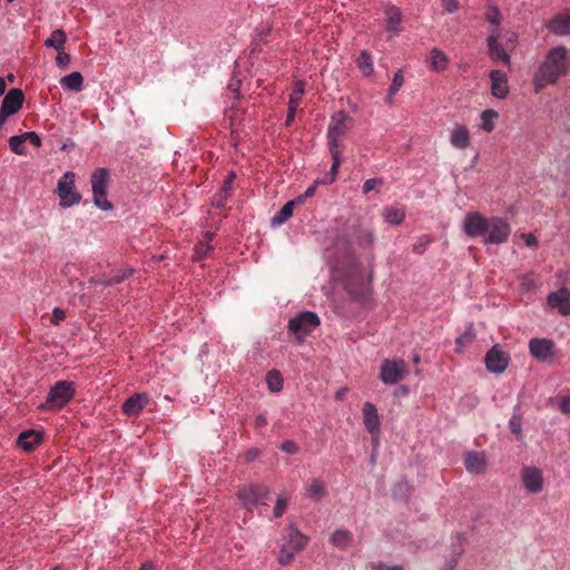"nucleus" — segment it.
<instances>
[{
    "label": "nucleus",
    "instance_id": "1",
    "mask_svg": "<svg viewBox=\"0 0 570 570\" xmlns=\"http://www.w3.org/2000/svg\"><path fill=\"white\" fill-rule=\"evenodd\" d=\"M570 60L566 47L558 46L548 51L533 77L535 92H540L548 85L556 83L568 72Z\"/></svg>",
    "mask_w": 570,
    "mask_h": 570
},
{
    "label": "nucleus",
    "instance_id": "2",
    "mask_svg": "<svg viewBox=\"0 0 570 570\" xmlns=\"http://www.w3.org/2000/svg\"><path fill=\"white\" fill-rule=\"evenodd\" d=\"M109 173L106 168H97L91 175L92 200L96 207L101 210H110L112 204L107 199Z\"/></svg>",
    "mask_w": 570,
    "mask_h": 570
},
{
    "label": "nucleus",
    "instance_id": "3",
    "mask_svg": "<svg viewBox=\"0 0 570 570\" xmlns=\"http://www.w3.org/2000/svg\"><path fill=\"white\" fill-rule=\"evenodd\" d=\"M321 323L318 315L311 311H305L291 318L288 322V332L295 336L298 342H303Z\"/></svg>",
    "mask_w": 570,
    "mask_h": 570
},
{
    "label": "nucleus",
    "instance_id": "4",
    "mask_svg": "<svg viewBox=\"0 0 570 570\" xmlns=\"http://www.w3.org/2000/svg\"><path fill=\"white\" fill-rule=\"evenodd\" d=\"M286 541L281 548L278 562L282 566H287L293 560L294 556L298 553L307 543V537L301 533L294 525L288 527Z\"/></svg>",
    "mask_w": 570,
    "mask_h": 570
},
{
    "label": "nucleus",
    "instance_id": "5",
    "mask_svg": "<svg viewBox=\"0 0 570 570\" xmlns=\"http://www.w3.org/2000/svg\"><path fill=\"white\" fill-rule=\"evenodd\" d=\"M57 194L59 196V205L62 208H69L80 203L81 195L77 191L75 186V174L66 171L58 180Z\"/></svg>",
    "mask_w": 570,
    "mask_h": 570
},
{
    "label": "nucleus",
    "instance_id": "6",
    "mask_svg": "<svg viewBox=\"0 0 570 570\" xmlns=\"http://www.w3.org/2000/svg\"><path fill=\"white\" fill-rule=\"evenodd\" d=\"M353 119L344 111L335 112L327 128L328 148H337L341 146V137L351 128Z\"/></svg>",
    "mask_w": 570,
    "mask_h": 570
},
{
    "label": "nucleus",
    "instance_id": "7",
    "mask_svg": "<svg viewBox=\"0 0 570 570\" xmlns=\"http://www.w3.org/2000/svg\"><path fill=\"white\" fill-rule=\"evenodd\" d=\"M407 374L403 360H384L380 367V379L386 385L399 383Z\"/></svg>",
    "mask_w": 570,
    "mask_h": 570
},
{
    "label": "nucleus",
    "instance_id": "8",
    "mask_svg": "<svg viewBox=\"0 0 570 570\" xmlns=\"http://www.w3.org/2000/svg\"><path fill=\"white\" fill-rule=\"evenodd\" d=\"M75 392L73 382L58 381L51 386L47 395V403L52 407H62L73 397Z\"/></svg>",
    "mask_w": 570,
    "mask_h": 570
},
{
    "label": "nucleus",
    "instance_id": "9",
    "mask_svg": "<svg viewBox=\"0 0 570 570\" xmlns=\"http://www.w3.org/2000/svg\"><path fill=\"white\" fill-rule=\"evenodd\" d=\"M554 342L550 338L533 337L529 341L530 355L541 363H552L554 357Z\"/></svg>",
    "mask_w": 570,
    "mask_h": 570
},
{
    "label": "nucleus",
    "instance_id": "10",
    "mask_svg": "<svg viewBox=\"0 0 570 570\" xmlns=\"http://www.w3.org/2000/svg\"><path fill=\"white\" fill-rule=\"evenodd\" d=\"M268 494V488L262 485H246L238 490L237 498L247 509L264 504Z\"/></svg>",
    "mask_w": 570,
    "mask_h": 570
},
{
    "label": "nucleus",
    "instance_id": "11",
    "mask_svg": "<svg viewBox=\"0 0 570 570\" xmlns=\"http://www.w3.org/2000/svg\"><path fill=\"white\" fill-rule=\"evenodd\" d=\"M489 229L484 237V244H503L511 233L510 225L500 217L489 218Z\"/></svg>",
    "mask_w": 570,
    "mask_h": 570
},
{
    "label": "nucleus",
    "instance_id": "12",
    "mask_svg": "<svg viewBox=\"0 0 570 570\" xmlns=\"http://www.w3.org/2000/svg\"><path fill=\"white\" fill-rule=\"evenodd\" d=\"M489 218L480 213L471 212L465 215L463 230L469 237L484 236L489 229Z\"/></svg>",
    "mask_w": 570,
    "mask_h": 570
},
{
    "label": "nucleus",
    "instance_id": "13",
    "mask_svg": "<svg viewBox=\"0 0 570 570\" xmlns=\"http://www.w3.org/2000/svg\"><path fill=\"white\" fill-rule=\"evenodd\" d=\"M509 355L498 344L493 345L484 357L488 371L494 374L503 373L509 365Z\"/></svg>",
    "mask_w": 570,
    "mask_h": 570
},
{
    "label": "nucleus",
    "instance_id": "14",
    "mask_svg": "<svg viewBox=\"0 0 570 570\" xmlns=\"http://www.w3.org/2000/svg\"><path fill=\"white\" fill-rule=\"evenodd\" d=\"M500 38L501 32L499 29L493 28L492 30H490L487 39L489 57L491 58V60H501L504 65H510V53L500 42Z\"/></svg>",
    "mask_w": 570,
    "mask_h": 570
},
{
    "label": "nucleus",
    "instance_id": "15",
    "mask_svg": "<svg viewBox=\"0 0 570 570\" xmlns=\"http://www.w3.org/2000/svg\"><path fill=\"white\" fill-rule=\"evenodd\" d=\"M547 303L551 308L558 309L561 315H570V291L567 287L562 286L557 292L550 293Z\"/></svg>",
    "mask_w": 570,
    "mask_h": 570
},
{
    "label": "nucleus",
    "instance_id": "16",
    "mask_svg": "<svg viewBox=\"0 0 570 570\" xmlns=\"http://www.w3.org/2000/svg\"><path fill=\"white\" fill-rule=\"evenodd\" d=\"M522 483L530 493H539L543 489L542 471L534 466H525L522 470Z\"/></svg>",
    "mask_w": 570,
    "mask_h": 570
},
{
    "label": "nucleus",
    "instance_id": "17",
    "mask_svg": "<svg viewBox=\"0 0 570 570\" xmlns=\"http://www.w3.org/2000/svg\"><path fill=\"white\" fill-rule=\"evenodd\" d=\"M489 77L491 79L492 96L498 99L507 98L510 91L507 73L502 70L493 69L490 71Z\"/></svg>",
    "mask_w": 570,
    "mask_h": 570
},
{
    "label": "nucleus",
    "instance_id": "18",
    "mask_svg": "<svg viewBox=\"0 0 570 570\" xmlns=\"http://www.w3.org/2000/svg\"><path fill=\"white\" fill-rule=\"evenodd\" d=\"M547 29L557 36L570 35V10L557 13L546 23Z\"/></svg>",
    "mask_w": 570,
    "mask_h": 570
},
{
    "label": "nucleus",
    "instance_id": "19",
    "mask_svg": "<svg viewBox=\"0 0 570 570\" xmlns=\"http://www.w3.org/2000/svg\"><path fill=\"white\" fill-rule=\"evenodd\" d=\"M23 99L24 96L22 90L18 88H12L4 96L0 109L4 111L7 115L12 116L21 109Z\"/></svg>",
    "mask_w": 570,
    "mask_h": 570
},
{
    "label": "nucleus",
    "instance_id": "20",
    "mask_svg": "<svg viewBox=\"0 0 570 570\" xmlns=\"http://www.w3.org/2000/svg\"><path fill=\"white\" fill-rule=\"evenodd\" d=\"M148 403L146 393H135L129 396L122 404V411L129 416L138 415Z\"/></svg>",
    "mask_w": 570,
    "mask_h": 570
},
{
    "label": "nucleus",
    "instance_id": "21",
    "mask_svg": "<svg viewBox=\"0 0 570 570\" xmlns=\"http://www.w3.org/2000/svg\"><path fill=\"white\" fill-rule=\"evenodd\" d=\"M363 419L366 429L372 435L379 432L381 422L377 410L373 403L366 402L363 405Z\"/></svg>",
    "mask_w": 570,
    "mask_h": 570
},
{
    "label": "nucleus",
    "instance_id": "22",
    "mask_svg": "<svg viewBox=\"0 0 570 570\" xmlns=\"http://www.w3.org/2000/svg\"><path fill=\"white\" fill-rule=\"evenodd\" d=\"M386 30L391 36L401 31L402 11L396 6H387L385 9Z\"/></svg>",
    "mask_w": 570,
    "mask_h": 570
},
{
    "label": "nucleus",
    "instance_id": "23",
    "mask_svg": "<svg viewBox=\"0 0 570 570\" xmlns=\"http://www.w3.org/2000/svg\"><path fill=\"white\" fill-rule=\"evenodd\" d=\"M450 142L454 148L465 149L470 144V134L466 127L456 124L450 134Z\"/></svg>",
    "mask_w": 570,
    "mask_h": 570
},
{
    "label": "nucleus",
    "instance_id": "24",
    "mask_svg": "<svg viewBox=\"0 0 570 570\" xmlns=\"http://www.w3.org/2000/svg\"><path fill=\"white\" fill-rule=\"evenodd\" d=\"M428 62H429L430 69H432L436 72H441L448 68V66L450 63V59L442 50H440L438 48H433L429 52Z\"/></svg>",
    "mask_w": 570,
    "mask_h": 570
},
{
    "label": "nucleus",
    "instance_id": "25",
    "mask_svg": "<svg viewBox=\"0 0 570 570\" xmlns=\"http://www.w3.org/2000/svg\"><path fill=\"white\" fill-rule=\"evenodd\" d=\"M41 441V434L35 430H27L18 436V445L26 452L32 451Z\"/></svg>",
    "mask_w": 570,
    "mask_h": 570
},
{
    "label": "nucleus",
    "instance_id": "26",
    "mask_svg": "<svg viewBox=\"0 0 570 570\" xmlns=\"http://www.w3.org/2000/svg\"><path fill=\"white\" fill-rule=\"evenodd\" d=\"M485 455L482 452H470L465 458V468L473 474L481 473L485 468Z\"/></svg>",
    "mask_w": 570,
    "mask_h": 570
},
{
    "label": "nucleus",
    "instance_id": "27",
    "mask_svg": "<svg viewBox=\"0 0 570 570\" xmlns=\"http://www.w3.org/2000/svg\"><path fill=\"white\" fill-rule=\"evenodd\" d=\"M60 85L73 92H79L82 90L83 77L79 71H73L60 79Z\"/></svg>",
    "mask_w": 570,
    "mask_h": 570
},
{
    "label": "nucleus",
    "instance_id": "28",
    "mask_svg": "<svg viewBox=\"0 0 570 570\" xmlns=\"http://www.w3.org/2000/svg\"><path fill=\"white\" fill-rule=\"evenodd\" d=\"M352 541H353L352 532H350L345 529L336 530L335 532H333V534L331 537V543L341 550L346 549L351 544Z\"/></svg>",
    "mask_w": 570,
    "mask_h": 570
},
{
    "label": "nucleus",
    "instance_id": "29",
    "mask_svg": "<svg viewBox=\"0 0 570 570\" xmlns=\"http://www.w3.org/2000/svg\"><path fill=\"white\" fill-rule=\"evenodd\" d=\"M383 217H384L385 223L396 226V225L402 224V222L404 220L405 212L403 208L391 206V207H386L383 210Z\"/></svg>",
    "mask_w": 570,
    "mask_h": 570
},
{
    "label": "nucleus",
    "instance_id": "30",
    "mask_svg": "<svg viewBox=\"0 0 570 570\" xmlns=\"http://www.w3.org/2000/svg\"><path fill=\"white\" fill-rule=\"evenodd\" d=\"M294 203L287 202L272 218V226H281L286 223L293 215Z\"/></svg>",
    "mask_w": 570,
    "mask_h": 570
},
{
    "label": "nucleus",
    "instance_id": "31",
    "mask_svg": "<svg viewBox=\"0 0 570 570\" xmlns=\"http://www.w3.org/2000/svg\"><path fill=\"white\" fill-rule=\"evenodd\" d=\"M305 92V82L296 80L293 85V90L288 98V106L298 108Z\"/></svg>",
    "mask_w": 570,
    "mask_h": 570
},
{
    "label": "nucleus",
    "instance_id": "32",
    "mask_svg": "<svg viewBox=\"0 0 570 570\" xmlns=\"http://www.w3.org/2000/svg\"><path fill=\"white\" fill-rule=\"evenodd\" d=\"M66 33L61 29L51 32L50 37L45 41L47 47H52L57 51L63 50L66 43Z\"/></svg>",
    "mask_w": 570,
    "mask_h": 570
},
{
    "label": "nucleus",
    "instance_id": "33",
    "mask_svg": "<svg viewBox=\"0 0 570 570\" xmlns=\"http://www.w3.org/2000/svg\"><path fill=\"white\" fill-rule=\"evenodd\" d=\"M307 492H308V497L312 500H314V501L321 500L325 494V485H324L323 481H321L320 479H316V478L312 479L311 483L308 485Z\"/></svg>",
    "mask_w": 570,
    "mask_h": 570
},
{
    "label": "nucleus",
    "instance_id": "34",
    "mask_svg": "<svg viewBox=\"0 0 570 570\" xmlns=\"http://www.w3.org/2000/svg\"><path fill=\"white\" fill-rule=\"evenodd\" d=\"M403 82H404L403 72H402V70H397L394 73L392 83L389 88V92H387V96L385 99L387 104L393 102L394 96L400 90V88L403 86Z\"/></svg>",
    "mask_w": 570,
    "mask_h": 570
},
{
    "label": "nucleus",
    "instance_id": "35",
    "mask_svg": "<svg viewBox=\"0 0 570 570\" xmlns=\"http://www.w3.org/2000/svg\"><path fill=\"white\" fill-rule=\"evenodd\" d=\"M266 383L272 392H279L283 389V377L278 371H269L266 375Z\"/></svg>",
    "mask_w": 570,
    "mask_h": 570
},
{
    "label": "nucleus",
    "instance_id": "36",
    "mask_svg": "<svg viewBox=\"0 0 570 570\" xmlns=\"http://www.w3.org/2000/svg\"><path fill=\"white\" fill-rule=\"evenodd\" d=\"M357 67L365 76L373 73V61L371 55L367 51L361 52L360 58L357 59Z\"/></svg>",
    "mask_w": 570,
    "mask_h": 570
},
{
    "label": "nucleus",
    "instance_id": "37",
    "mask_svg": "<svg viewBox=\"0 0 570 570\" xmlns=\"http://www.w3.org/2000/svg\"><path fill=\"white\" fill-rule=\"evenodd\" d=\"M499 118V114L493 109H487L481 114L482 128L487 132H491L494 127V121Z\"/></svg>",
    "mask_w": 570,
    "mask_h": 570
},
{
    "label": "nucleus",
    "instance_id": "38",
    "mask_svg": "<svg viewBox=\"0 0 570 570\" xmlns=\"http://www.w3.org/2000/svg\"><path fill=\"white\" fill-rule=\"evenodd\" d=\"M484 17H485L487 21H489L497 29L502 22L501 12H500L499 8L494 4H491L487 8Z\"/></svg>",
    "mask_w": 570,
    "mask_h": 570
},
{
    "label": "nucleus",
    "instance_id": "39",
    "mask_svg": "<svg viewBox=\"0 0 570 570\" xmlns=\"http://www.w3.org/2000/svg\"><path fill=\"white\" fill-rule=\"evenodd\" d=\"M9 147L12 150V153H14L17 155L22 156V155L27 154L26 141H24L22 135L10 137Z\"/></svg>",
    "mask_w": 570,
    "mask_h": 570
},
{
    "label": "nucleus",
    "instance_id": "40",
    "mask_svg": "<svg viewBox=\"0 0 570 570\" xmlns=\"http://www.w3.org/2000/svg\"><path fill=\"white\" fill-rule=\"evenodd\" d=\"M131 269L127 271H118L115 275L110 276L109 278L101 282L104 286H111L115 284L121 283L124 279L128 277L129 274H131Z\"/></svg>",
    "mask_w": 570,
    "mask_h": 570
},
{
    "label": "nucleus",
    "instance_id": "41",
    "mask_svg": "<svg viewBox=\"0 0 570 570\" xmlns=\"http://www.w3.org/2000/svg\"><path fill=\"white\" fill-rule=\"evenodd\" d=\"M410 484L406 481H400L393 488V497L395 499H405L410 493Z\"/></svg>",
    "mask_w": 570,
    "mask_h": 570
},
{
    "label": "nucleus",
    "instance_id": "42",
    "mask_svg": "<svg viewBox=\"0 0 570 570\" xmlns=\"http://www.w3.org/2000/svg\"><path fill=\"white\" fill-rule=\"evenodd\" d=\"M328 149H330V153L333 158V164L331 166V175H332V180H334L338 173V168L341 166V151L337 148H328Z\"/></svg>",
    "mask_w": 570,
    "mask_h": 570
},
{
    "label": "nucleus",
    "instance_id": "43",
    "mask_svg": "<svg viewBox=\"0 0 570 570\" xmlns=\"http://www.w3.org/2000/svg\"><path fill=\"white\" fill-rule=\"evenodd\" d=\"M288 505V500L285 497H278L273 509L275 518H279L284 514Z\"/></svg>",
    "mask_w": 570,
    "mask_h": 570
},
{
    "label": "nucleus",
    "instance_id": "44",
    "mask_svg": "<svg viewBox=\"0 0 570 570\" xmlns=\"http://www.w3.org/2000/svg\"><path fill=\"white\" fill-rule=\"evenodd\" d=\"M22 137H23L26 142L28 141L32 146H35V147H40L41 146V138L35 131H27V132L22 134Z\"/></svg>",
    "mask_w": 570,
    "mask_h": 570
},
{
    "label": "nucleus",
    "instance_id": "45",
    "mask_svg": "<svg viewBox=\"0 0 570 570\" xmlns=\"http://www.w3.org/2000/svg\"><path fill=\"white\" fill-rule=\"evenodd\" d=\"M230 195H224V190L220 189L213 199V205L217 208H223L226 206V203L228 200Z\"/></svg>",
    "mask_w": 570,
    "mask_h": 570
},
{
    "label": "nucleus",
    "instance_id": "46",
    "mask_svg": "<svg viewBox=\"0 0 570 570\" xmlns=\"http://www.w3.org/2000/svg\"><path fill=\"white\" fill-rule=\"evenodd\" d=\"M236 175L235 173H229L225 180H224V185L220 189L224 190V195H230V191L233 189V184H234V179H235Z\"/></svg>",
    "mask_w": 570,
    "mask_h": 570
},
{
    "label": "nucleus",
    "instance_id": "47",
    "mask_svg": "<svg viewBox=\"0 0 570 570\" xmlns=\"http://www.w3.org/2000/svg\"><path fill=\"white\" fill-rule=\"evenodd\" d=\"M510 429L511 431L517 434L518 436H521L522 434V429H521V419L519 416H515L513 415L511 419H510Z\"/></svg>",
    "mask_w": 570,
    "mask_h": 570
},
{
    "label": "nucleus",
    "instance_id": "48",
    "mask_svg": "<svg viewBox=\"0 0 570 570\" xmlns=\"http://www.w3.org/2000/svg\"><path fill=\"white\" fill-rule=\"evenodd\" d=\"M281 450L288 454H295L298 451V448L294 441L287 440L281 444Z\"/></svg>",
    "mask_w": 570,
    "mask_h": 570
},
{
    "label": "nucleus",
    "instance_id": "49",
    "mask_svg": "<svg viewBox=\"0 0 570 570\" xmlns=\"http://www.w3.org/2000/svg\"><path fill=\"white\" fill-rule=\"evenodd\" d=\"M65 318H66V313H65V311H63V309L56 307V308L52 311V316H51V323H52V324L58 325V324H59V323H61Z\"/></svg>",
    "mask_w": 570,
    "mask_h": 570
},
{
    "label": "nucleus",
    "instance_id": "50",
    "mask_svg": "<svg viewBox=\"0 0 570 570\" xmlns=\"http://www.w3.org/2000/svg\"><path fill=\"white\" fill-rule=\"evenodd\" d=\"M442 6L449 13H454L459 10V2L456 0H442Z\"/></svg>",
    "mask_w": 570,
    "mask_h": 570
},
{
    "label": "nucleus",
    "instance_id": "51",
    "mask_svg": "<svg viewBox=\"0 0 570 570\" xmlns=\"http://www.w3.org/2000/svg\"><path fill=\"white\" fill-rule=\"evenodd\" d=\"M70 56L66 53L63 50L58 51V56L56 57V63L58 66H67L70 62Z\"/></svg>",
    "mask_w": 570,
    "mask_h": 570
},
{
    "label": "nucleus",
    "instance_id": "52",
    "mask_svg": "<svg viewBox=\"0 0 570 570\" xmlns=\"http://www.w3.org/2000/svg\"><path fill=\"white\" fill-rule=\"evenodd\" d=\"M381 183L380 179H376V178H370V179H366L363 184V193L364 194H367L370 193L371 190H373L375 188V186Z\"/></svg>",
    "mask_w": 570,
    "mask_h": 570
},
{
    "label": "nucleus",
    "instance_id": "53",
    "mask_svg": "<svg viewBox=\"0 0 570 570\" xmlns=\"http://www.w3.org/2000/svg\"><path fill=\"white\" fill-rule=\"evenodd\" d=\"M559 409L562 413L570 414V395L563 396L560 400Z\"/></svg>",
    "mask_w": 570,
    "mask_h": 570
},
{
    "label": "nucleus",
    "instance_id": "54",
    "mask_svg": "<svg viewBox=\"0 0 570 570\" xmlns=\"http://www.w3.org/2000/svg\"><path fill=\"white\" fill-rule=\"evenodd\" d=\"M522 239L524 240L525 246L535 247L538 244L537 238L532 234H521Z\"/></svg>",
    "mask_w": 570,
    "mask_h": 570
},
{
    "label": "nucleus",
    "instance_id": "55",
    "mask_svg": "<svg viewBox=\"0 0 570 570\" xmlns=\"http://www.w3.org/2000/svg\"><path fill=\"white\" fill-rule=\"evenodd\" d=\"M298 108L288 106L287 116L285 120V126L288 127L293 124L295 119V115Z\"/></svg>",
    "mask_w": 570,
    "mask_h": 570
},
{
    "label": "nucleus",
    "instance_id": "56",
    "mask_svg": "<svg viewBox=\"0 0 570 570\" xmlns=\"http://www.w3.org/2000/svg\"><path fill=\"white\" fill-rule=\"evenodd\" d=\"M259 456V451L255 448L253 449H249L246 453H245V461L246 462H253L255 461L257 458Z\"/></svg>",
    "mask_w": 570,
    "mask_h": 570
},
{
    "label": "nucleus",
    "instance_id": "57",
    "mask_svg": "<svg viewBox=\"0 0 570 570\" xmlns=\"http://www.w3.org/2000/svg\"><path fill=\"white\" fill-rule=\"evenodd\" d=\"M212 247L207 244H199L196 249V259H202L203 256Z\"/></svg>",
    "mask_w": 570,
    "mask_h": 570
},
{
    "label": "nucleus",
    "instance_id": "58",
    "mask_svg": "<svg viewBox=\"0 0 570 570\" xmlns=\"http://www.w3.org/2000/svg\"><path fill=\"white\" fill-rule=\"evenodd\" d=\"M239 86H240V80H238L236 78H232L228 83V88L230 91H233L235 94V97H238L237 92H238Z\"/></svg>",
    "mask_w": 570,
    "mask_h": 570
},
{
    "label": "nucleus",
    "instance_id": "59",
    "mask_svg": "<svg viewBox=\"0 0 570 570\" xmlns=\"http://www.w3.org/2000/svg\"><path fill=\"white\" fill-rule=\"evenodd\" d=\"M375 570H404V569L401 566H389V564H385V563H379L375 567Z\"/></svg>",
    "mask_w": 570,
    "mask_h": 570
},
{
    "label": "nucleus",
    "instance_id": "60",
    "mask_svg": "<svg viewBox=\"0 0 570 570\" xmlns=\"http://www.w3.org/2000/svg\"><path fill=\"white\" fill-rule=\"evenodd\" d=\"M266 424H267V417L264 414H259L256 416V419H255L256 428H262V426H265Z\"/></svg>",
    "mask_w": 570,
    "mask_h": 570
},
{
    "label": "nucleus",
    "instance_id": "61",
    "mask_svg": "<svg viewBox=\"0 0 570 570\" xmlns=\"http://www.w3.org/2000/svg\"><path fill=\"white\" fill-rule=\"evenodd\" d=\"M522 286H523V288H524V289L529 291V289H531V288L535 287V284L533 283V281H532V279H530V278L525 277V278L523 279V282H522Z\"/></svg>",
    "mask_w": 570,
    "mask_h": 570
},
{
    "label": "nucleus",
    "instance_id": "62",
    "mask_svg": "<svg viewBox=\"0 0 570 570\" xmlns=\"http://www.w3.org/2000/svg\"><path fill=\"white\" fill-rule=\"evenodd\" d=\"M8 117H10V115H7L4 111H2L0 109V129L3 127V125L7 121Z\"/></svg>",
    "mask_w": 570,
    "mask_h": 570
},
{
    "label": "nucleus",
    "instance_id": "63",
    "mask_svg": "<svg viewBox=\"0 0 570 570\" xmlns=\"http://www.w3.org/2000/svg\"><path fill=\"white\" fill-rule=\"evenodd\" d=\"M305 200H306V197L304 195H299L292 202L294 203V207H295L296 205L303 204Z\"/></svg>",
    "mask_w": 570,
    "mask_h": 570
},
{
    "label": "nucleus",
    "instance_id": "64",
    "mask_svg": "<svg viewBox=\"0 0 570 570\" xmlns=\"http://www.w3.org/2000/svg\"><path fill=\"white\" fill-rule=\"evenodd\" d=\"M315 193V187H308L303 194L306 198L313 196Z\"/></svg>",
    "mask_w": 570,
    "mask_h": 570
}]
</instances>
